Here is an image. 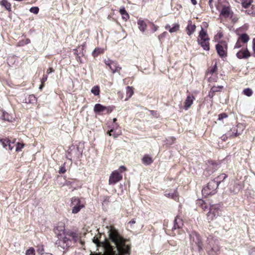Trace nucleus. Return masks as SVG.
Returning <instances> with one entry per match:
<instances>
[{
    "label": "nucleus",
    "instance_id": "46",
    "mask_svg": "<svg viewBox=\"0 0 255 255\" xmlns=\"http://www.w3.org/2000/svg\"><path fill=\"white\" fill-rule=\"evenodd\" d=\"M167 34V32H163L162 34H161L160 35H159L158 36V38L159 40H160L161 38H162L163 37H164V36H165V35Z\"/></svg>",
    "mask_w": 255,
    "mask_h": 255
},
{
    "label": "nucleus",
    "instance_id": "57",
    "mask_svg": "<svg viewBox=\"0 0 255 255\" xmlns=\"http://www.w3.org/2000/svg\"><path fill=\"white\" fill-rule=\"evenodd\" d=\"M213 1V0H209V5L210 6H211V4H212V2Z\"/></svg>",
    "mask_w": 255,
    "mask_h": 255
},
{
    "label": "nucleus",
    "instance_id": "56",
    "mask_svg": "<svg viewBox=\"0 0 255 255\" xmlns=\"http://www.w3.org/2000/svg\"><path fill=\"white\" fill-rule=\"evenodd\" d=\"M113 131V129H111L109 132H108V134L110 136H111L112 135V132Z\"/></svg>",
    "mask_w": 255,
    "mask_h": 255
},
{
    "label": "nucleus",
    "instance_id": "33",
    "mask_svg": "<svg viewBox=\"0 0 255 255\" xmlns=\"http://www.w3.org/2000/svg\"><path fill=\"white\" fill-rule=\"evenodd\" d=\"M91 92L95 95L98 96L100 93V88L98 86L93 87L91 90Z\"/></svg>",
    "mask_w": 255,
    "mask_h": 255
},
{
    "label": "nucleus",
    "instance_id": "54",
    "mask_svg": "<svg viewBox=\"0 0 255 255\" xmlns=\"http://www.w3.org/2000/svg\"><path fill=\"white\" fill-rule=\"evenodd\" d=\"M191 1L193 5H196L197 4L196 0H191Z\"/></svg>",
    "mask_w": 255,
    "mask_h": 255
},
{
    "label": "nucleus",
    "instance_id": "14",
    "mask_svg": "<svg viewBox=\"0 0 255 255\" xmlns=\"http://www.w3.org/2000/svg\"><path fill=\"white\" fill-rule=\"evenodd\" d=\"M0 142L2 144L3 147L6 149H8L9 150L11 151L13 148L14 145H12V144H13L14 142L11 143L10 141L7 138L0 139Z\"/></svg>",
    "mask_w": 255,
    "mask_h": 255
},
{
    "label": "nucleus",
    "instance_id": "43",
    "mask_svg": "<svg viewBox=\"0 0 255 255\" xmlns=\"http://www.w3.org/2000/svg\"><path fill=\"white\" fill-rule=\"evenodd\" d=\"M227 117H228V115L227 114L222 113V114L219 115L218 120L219 121H221L225 118H227Z\"/></svg>",
    "mask_w": 255,
    "mask_h": 255
},
{
    "label": "nucleus",
    "instance_id": "40",
    "mask_svg": "<svg viewBox=\"0 0 255 255\" xmlns=\"http://www.w3.org/2000/svg\"><path fill=\"white\" fill-rule=\"evenodd\" d=\"M25 255H35V251L33 248H30L25 253Z\"/></svg>",
    "mask_w": 255,
    "mask_h": 255
},
{
    "label": "nucleus",
    "instance_id": "26",
    "mask_svg": "<svg viewBox=\"0 0 255 255\" xmlns=\"http://www.w3.org/2000/svg\"><path fill=\"white\" fill-rule=\"evenodd\" d=\"M69 235L72 237L75 242L79 241L82 244H83L82 240L80 239V236L78 234L71 232L70 233Z\"/></svg>",
    "mask_w": 255,
    "mask_h": 255
},
{
    "label": "nucleus",
    "instance_id": "51",
    "mask_svg": "<svg viewBox=\"0 0 255 255\" xmlns=\"http://www.w3.org/2000/svg\"><path fill=\"white\" fill-rule=\"evenodd\" d=\"M54 71L52 68H49L47 70V74H50Z\"/></svg>",
    "mask_w": 255,
    "mask_h": 255
},
{
    "label": "nucleus",
    "instance_id": "20",
    "mask_svg": "<svg viewBox=\"0 0 255 255\" xmlns=\"http://www.w3.org/2000/svg\"><path fill=\"white\" fill-rule=\"evenodd\" d=\"M183 226V222L180 218L176 217L174 221L173 229H176L177 228H181Z\"/></svg>",
    "mask_w": 255,
    "mask_h": 255
},
{
    "label": "nucleus",
    "instance_id": "55",
    "mask_svg": "<svg viewBox=\"0 0 255 255\" xmlns=\"http://www.w3.org/2000/svg\"><path fill=\"white\" fill-rule=\"evenodd\" d=\"M153 27L154 31H156L158 28V26H156L155 25H153Z\"/></svg>",
    "mask_w": 255,
    "mask_h": 255
},
{
    "label": "nucleus",
    "instance_id": "36",
    "mask_svg": "<svg viewBox=\"0 0 255 255\" xmlns=\"http://www.w3.org/2000/svg\"><path fill=\"white\" fill-rule=\"evenodd\" d=\"M243 93L244 95L250 97L253 94V91L252 89L250 88H246L243 90Z\"/></svg>",
    "mask_w": 255,
    "mask_h": 255
},
{
    "label": "nucleus",
    "instance_id": "9",
    "mask_svg": "<svg viewBox=\"0 0 255 255\" xmlns=\"http://www.w3.org/2000/svg\"><path fill=\"white\" fill-rule=\"evenodd\" d=\"M243 130V126L242 124H238L237 127H233L227 133L229 136H237L241 134Z\"/></svg>",
    "mask_w": 255,
    "mask_h": 255
},
{
    "label": "nucleus",
    "instance_id": "12",
    "mask_svg": "<svg viewBox=\"0 0 255 255\" xmlns=\"http://www.w3.org/2000/svg\"><path fill=\"white\" fill-rule=\"evenodd\" d=\"M233 12L229 6H223L220 12V16L225 18L232 17L233 16Z\"/></svg>",
    "mask_w": 255,
    "mask_h": 255
},
{
    "label": "nucleus",
    "instance_id": "45",
    "mask_svg": "<svg viewBox=\"0 0 255 255\" xmlns=\"http://www.w3.org/2000/svg\"><path fill=\"white\" fill-rule=\"evenodd\" d=\"M66 171V170L64 165L61 166L59 170V173L61 174L64 173Z\"/></svg>",
    "mask_w": 255,
    "mask_h": 255
},
{
    "label": "nucleus",
    "instance_id": "27",
    "mask_svg": "<svg viewBox=\"0 0 255 255\" xmlns=\"http://www.w3.org/2000/svg\"><path fill=\"white\" fill-rule=\"evenodd\" d=\"M217 69V66L216 64H215L213 67H210L208 69L207 75L208 76L209 75H211V76H213L214 74L216 73Z\"/></svg>",
    "mask_w": 255,
    "mask_h": 255
},
{
    "label": "nucleus",
    "instance_id": "58",
    "mask_svg": "<svg viewBox=\"0 0 255 255\" xmlns=\"http://www.w3.org/2000/svg\"><path fill=\"white\" fill-rule=\"evenodd\" d=\"M30 40L29 39H27L26 40V43H27H27H30Z\"/></svg>",
    "mask_w": 255,
    "mask_h": 255
},
{
    "label": "nucleus",
    "instance_id": "4",
    "mask_svg": "<svg viewBox=\"0 0 255 255\" xmlns=\"http://www.w3.org/2000/svg\"><path fill=\"white\" fill-rule=\"evenodd\" d=\"M62 233L58 234V239L56 242V244L63 249H67L70 245L71 241L66 237H62Z\"/></svg>",
    "mask_w": 255,
    "mask_h": 255
},
{
    "label": "nucleus",
    "instance_id": "5",
    "mask_svg": "<svg viewBox=\"0 0 255 255\" xmlns=\"http://www.w3.org/2000/svg\"><path fill=\"white\" fill-rule=\"evenodd\" d=\"M218 55L222 58L227 56V44L225 41H221L216 45Z\"/></svg>",
    "mask_w": 255,
    "mask_h": 255
},
{
    "label": "nucleus",
    "instance_id": "16",
    "mask_svg": "<svg viewBox=\"0 0 255 255\" xmlns=\"http://www.w3.org/2000/svg\"><path fill=\"white\" fill-rule=\"evenodd\" d=\"M194 100L195 97L193 95H189L187 96L184 103V108L185 110L188 109L191 106Z\"/></svg>",
    "mask_w": 255,
    "mask_h": 255
},
{
    "label": "nucleus",
    "instance_id": "32",
    "mask_svg": "<svg viewBox=\"0 0 255 255\" xmlns=\"http://www.w3.org/2000/svg\"><path fill=\"white\" fill-rule=\"evenodd\" d=\"M0 4L3 6L7 10H11V4L7 0H2L0 2Z\"/></svg>",
    "mask_w": 255,
    "mask_h": 255
},
{
    "label": "nucleus",
    "instance_id": "50",
    "mask_svg": "<svg viewBox=\"0 0 255 255\" xmlns=\"http://www.w3.org/2000/svg\"><path fill=\"white\" fill-rule=\"evenodd\" d=\"M253 49L254 53H255V38L253 40Z\"/></svg>",
    "mask_w": 255,
    "mask_h": 255
},
{
    "label": "nucleus",
    "instance_id": "11",
    "mask_svg": "<svg viewBox=\"0 0 255 255\" xmlns=\"http://www.w3.org/2000/svg\"><path fill=\"white\" fill-rule=\"evenodd\" d=\"M0 119L8 122H12L15 120V115L9 114L5 111L0 110Z\"/></svg>",
    "mask_w": 255,
    "mask_h": 255
},
{
    "label": "nucleus",
    "instance_id": "47",
    "mask_svg": "<svg viewBox=\"0 0 255 255\" xmlns=\"http://www.w3.org/2000/svg\"><path fill=\"white\" fill-rule=\"evenodd\" d=\"M47 78H48V77L47 75H43V76L41 79V83H44V82H45L47 80Z\"/></svg>",
    "mask_w": 255,
    "mask_h": 255
},
{
    "label": "nucleus",
    "instance_id": "38",
    "mask_svg": "<svg viewBox=\"0 0 255 255\" xmlns=\"http://www.w3.org/2000/svg\"><path fill=\"white\" fill-rule=\"evenodd\" d=\"M103 52V50L100 49V48H95V50L93 51L92 54L94 57L97 56L100 53H101Z\"/></svg>",
    "mask_w": 255,
    "mask_h": 255
},
{
    "label": "nucleus",
    "instance_id": "2",
    "mask_svg": "<svg viewBox=\"0 0 255 255\" xmlns=\"http://www.w3.org/2000/svg\"><path fill=\"white\" fill-rule=\"evenodd\" d=\"M220 183L221 181L218 180H213L210 181L207 186L202 189L203 194L209 195L215 194Z\"/></svg>",
    "mask_w": 255,
    "mask_h": 255
},
{
    "label": "nucleus",
    "instance_id": "62",
    "mask_svg": "<svg viewBox=\"0 0 255 255\" xmlns=\"http://www.w3.org/2000/svg\"><path fill=\"white\" fill-rule=\"evenodd\" d=\"M169 27H170L169 25H166V26H165V28H166V29H168V28H169Z\"/></svg>",
    "mask_w": 255,
    "mask_h": 255
},
{
    "label": "nucleus",
    "instance_id": "18",
    "mask_svg": "<svg viewBox=\"0 0 255 255\" xmlns=\"http://www.w3.org/2000/svg\"><path fill=\"white\" fill-rule=\"evenodd\" d=\"M165 196L173 199L175 201L178 200V194L176 191L174 190L173 192L166 191L164 194Z\"/></svg>",
    "mask_w": 255,
    "mask_h": 255
},
{
    "label": "nucleus",
    "instance_id": "52",
    "mask_svg": "<svg viewBox=\"0 0 255 255\" xmlns=\"http://www.w3.org/2000/svg\"><path fill=\"white\" fill-rule=\"evenodd\" d=\"M135 220L134 219H133L130 221L129 222L128 224L132 225L135 224Z\"/></svg>",
    "mask_w": 255,
    "mask_h": 255
},
{
    "label": "nucleus",
    "instance_id": "23",
    "mask_svg": "<svg viewBox=\"0 0 255 255\" xmlns=\"http://www.w3.org/2000/svg\"><path fill=\"white\" fill-rule=\"evenodd\" d=\"M119 12L120 14L122 15V18L125 20V21H127L128 19H129V14L128 13L127 11L126 10L125 7H123L122 8L120 9Z\"/></svg>",
    "mask_w": 255,
    "mask_h": 255
},
{
    "label": "nucleus",
    "instance_id": "35",
    "mask_svg": "<svg viewBox=\"0 0 255 255\" xmlns=\"http://www.w3.org/2000/svg\"><path fill=\"white\" fill-rule=\"evenodd\" d=\"M24 143H20V142H17L16 143L15 150L17 152L20 151L21 150V149L24 147Z\"/></svg>",
    "mask_w": 255,
    "mask_h": 255
},
{
    "label": "nucleus",
    "instance_id": "3",
    "mask_svg": "<svg viewBox=\"0 0 255 255\" xmlns=\"http://www.w3.org/2000/svg\"><path fill=\"white\" fill-rule=\"evenodd\" d=\"M70 206L72 207V213L73 214L78 213L85 206L80 198L77 197L71 198Z\"/></svg>",
    "mask_w": 255,
    "mask_h": 255
},
{
    "label": "nucleus",
    "instance_id": "61",
    "mask_svg": "<svg viewBox=\"0 0 255 255\" xmlns=\"http://www.w3.org/2000/svg\"><path fill=\"white\" fill-rule=\"evenodd\" d=\"M222 35H222V34L221 33H219V38L222 37Z\"/></svg>",
    "mask_w": 255,
    "mask_h": 255
},
{
    "label": "nucleus",
    "instance_id": "60",
    "mask_svg": "<svg viewBox=\"0 0 255 255\" xmlns=\"http://www.w3.org/2000/svg\"><path fill=\"white\" fill-rule=\"evenodd\" d=\"M209 80H210V81H214V78H212V77H210L209 78ZM215 81H216V80H215Z\"/></svg>",
    "mask_w": 255,
    "mask_h": 255
},
{
    "label": "nucleus",
    "instance_id": "49",
    "mask_svg": "<svg viewBox=\"0 0 255 255\" xmlns=\"http://www.w3.org/2000/svg\"><path fill=\"white\" fill-rule=\"evenodd\" d=\"M126 169V168L124 166H120V167L119 168V170L121 172H122L123 171H125Z\"/></svg>",
    "mask_w": 255,
    "mask_h": 255
},
{
    "label": "nucleus",
    "instance_id": "34",
    "mask_svg": "<svg viewBox=\"0 0 255 255\" xmlns=\"http://www.w3.org/2000/svg\"><path fill=\"white\" fill-rule=\"evenodd\" d=\"M179 29V25L177 23L174 24L172 28L169 29V31L170 33H173L177 31Z\"/></svg>",
    "mask_w": 255,
    "mask_h": 255
},
{
    "label": "nucleus",
    "instance_id": "29",
    "mask_svg": "<svg viewBox=\"0 0 255 255\" xmlns=\"http://www.w3.org/2000/svg\"><path fill=\"white\" fill-rule=\"evenodd\" d=\"M36 98L34 95H29L25 98V103L28 104H33L36 102Z\"/></svg>",
    "mask_w": 255,
    "mask_h": 255
},
{
    "label": "nucleus",
    "instance_id": "53",
    "mask_svg": "<svg viewBox=\"0 0 255 255\" xmlns=\"http://www.w3.org/2000/svg\"><path fill=\"white\" fill-rule=\"evenodd\" d=\"M250 255H255V248H254L252 250Z\"/></svg>",
    "mask_w": 255,
    "mask_h": 255
},
{
    "label": "nucleus",
    "instance_id": "6",
    "mask_svg": "<svg viewBox=\"0 0 255 255\" xmlns=\"http://www.w3.org/2000/svg\"><path fill=\"white\" fill-rule=\"evenodd\" d=\"M94 111L96 114L103 115L111 113L112 109L110 107H106L101 104H97L94 106Z\"/></svg>",
    "mask_w": 255,
    "mask_h": 255
},
{
    "label": "nucleus",
    "instance_id": "30",
    "mask_svg": "<svg viewBox=\"0 0 255 255\" xmlns=\"http://www.w3.org/2000/svg\"><path fill=\"white\" fill-rule=\"evenodd\" d=\"M133 94V90L132 87L128 86L126 89V95L127 98L125 100H128V99L131 97Z\"/></svg>",
    "mask_w": 255,
    "mask_h": 255
},
{
    "label": "nucleus",
    "instance_id": "28",
    "mask_svg": "<svg viewBox=\"0 0 255 255\" xmlns=\"http://www.w3.org/2000/svg\"><path fill=\"white\" fill-rule=\"evenodd\" d=\"M137 24L138 25V28L140 29V30H141L142 32L145 31L146 27V24L143 20L139 19L137 21Z\"/></svg>",
    "mask_w": 255,
    "mask_h": 255
},
{
    "label": "nucleus",
    "instance_id": "44",
    "mask_svg": "<svg viewBox=\"0 0 255 255\" xmlns=\"http://www.w3.org/2000/svg\"><path fill=\"white\" fill-rule=\"evenodd\" d=\"M243 46V45L242 44V42L241 41H239V40L238 39L235 45L234 46V48H240Z\"/></svg>",
    "mask_w": 255,
    "mask_h": 255
},
{
    "label": "nucleus",
    "instance_id": "63",
    "mask_svg": "<svg viewBox=\"0 0 255 255\" xmlns=\"http://www.w3.org/2000/svg\"><path fill=\"white\" fill-rule=\"evenodd\" d=\"M116 121H117V119L116 118L113 119V122H115Z\"/></svg>",
    "mask_w": 255,
    "mask_h": 255
},
{
    "label": "nucleus",
    "instance_id": "42",
    "mask_svg": "<svg viewBox=\"0 0 255 255\" xmlns=\"http://www.w3.org/2000/svg\"><path fill=\"white\" fill-rule=\"evenodd\" d=\"M29 10L34 14H37L39 12V8L37 6L32 7L30 8Z\"/></svg>",
    "mask_w": 255,
    "mask_h": 255
},
{
    "label": "nucleus",
    "instance_id": "21",
    "mask_svg": "<svg viewBox=\"0 0 255 255\" xmlns=\"http://www.w3.org/2000/svg\"><path fill=\"white\" fill-rule=\"evenodd\" d=\"M238 3L241 2L243 7L248 8L253 2V0H235Z\"/></svg>",
    "mask_w": 255,
    "mask_h": 255
},
{
    "label": "nucleus",
    "instance_id": "19",
    "mask_svg": "<svg viewBox=\"0 0 255 255\" xmlns=\"http://www.w3.org/2000/svg\"><path fill=\"white\" fill-rule=\"evenodd\" d=\"M196 25L195 24H192L191 22L188 23L187 27V33L189 36H190L192 34H193L195 31Z\"/></svg>",
    "mask_w": 255,
    "mask_h": 255
},
{
    "label": "nucleus",
    "instance_id": "13",
    "mask_svg": "<svg viewBox=\"0 0 255 255\" xmlns=\"http://www.w3.org/2000/svg\"><path fill=\"white\" fill-rule=\"evenodd\" d=\"M105 63L109 67L113 73L121 69V68L118 66L117 63L114 61L108 60L105 62Z\"/></svg>",
    "mask_w": 255,
    "mask_h": 255
},
{
    "label": "nucleus",
    "instance_id": "41",
    "mask_svg": "<svg viewBox=\"0 0 255 255\" xmlns=\"http://www.w3.org/2000/svg\"><path fill=\"white\" fill-rule=\"evenodd\" d=\"M199 204H201L202 208L205 211L206 209H208V206L206 203L203 200H200L199 201Z\"/></svg>",
    "mask_w": 255,
    "mask_h": 255
},
{
    "label": "nucleus",
    "instance_id": "7",
    "mask_svg": "<svg viewBox=\"0 0 255 255\" xmlns=\"http://www.w3.org/2000/svg\"><path fill=\"white\" fill-rule=\"evenodd\" d=\"M220 209L217 205H212L210 207L207 218L209 220H212L219 215Z\"/></svg>",
    "mask_w": 255,
    "mask_h": 255
},
{
    "label": "nucleus",
    "instance_id": "37",
    "mask_svg": "<svg viewBox=\"0 0 255 255\" xmlns=\"http://www.w3.org/2000/svg\"><path fill=\"white\" fill-rule=\"evenodd\" d=\"M248 14L253 16H255V5H253L251 9L247 11Z\"/></svg>",
    "mask_w": 255,
    "mask_h": 255
},
{
    "label": "nucleus",
    "instance_id": "48",
    "mask_svg": "<svg viewBox=\"0 0 255 255\" xmlns=\"http://www.w3.org/2000/svg\"><path fill=\"white\" fill-rule=\"evenodd\" d=\"M236 188H237L238 191H239L242 190L243 188L242 185H239V184L236 185Z\"/></svg>",
    "mask_w": 255,
    "mask_h": 255
},
{
    "label": "nucleus",
    "instance_id": "25",
    "mask_svg": "<svg viewBox=\"0 0 255 255\" xmlns=\"http://www.w3.org/2000/svg\"><path fill=\"white\" fill-rule=\"evenodd\" d=\"M209 41V40H207L205 41H198V42L200 45H201V46L205 50L208 51L210 49Z\"/></svg>",
    "mask_w": 255,
    "mask_h": 255
},
{
    "label": "nucleus",
    "instance_id": "8",
    "mask_svg": "<svg viewBox=\"0 0 255 255\" xmlns=\"http://www.w3.org/2000/svg\"><path fill=\"white\" fill-rule=\"evenodd\" d=\"M123 175L117 170L113 171L109 177V183L114 185L122 180Z\"/></svg>",
    "mask_w": 255,
    "mask_h": 255
},
{
    "label": "nucleus",
    "instance_id": "22",
    "mask_svg": "<svg viewBox=\"0 0 255 255\" xmlns=\"http://www.w3.org/2000/svg\"><path fill=\"white\" fill-rule=\"evenodd\" d=\"M142 161L144 164L148 165L153 162V160L148 155H145L142 159Z\"/></svg>",
    "mask_w": 255,
    "mask_h": 255
},
{
    "label": "nucleus",
    "instance_id": "31",
    "mask_svg": "<svg viewBox=\"0 0 255 255\" xmlns=\"http://www.w3.org/2000/svg\"><path fill=\"white\" fill-rule=\"evenodd\" d=\"M223 88V86H213L211 89L210 92L209 93V95H210L211 93H212V96H213V94L215 92H219L221 91V90Z\"/></svg>",
    "mask_w": 255,
    "mask_h": 255
},
{
    "label": "nucleus",
    "instance_id": "24",
    "mask_svg": "<svg viewBox=\"0 0 255 255\" xmlns=\"http://www.w3.org/2000/svg\"><path fill=\"white\" fill-rule=\"evenodd\" d=\"M238 39L242 43H246L250 40V37L247 33H243L239 36Z\"/></svg>",
    "mask_w": 255,
    "mask_h": 255
},
{
    "label": "nucleus",
    "instance_id": "59",
    "mask_svg": "<svg viewBox=\"0 0 255 255\" xmlns=\"http://www.w3.org/2000/svg\"><path fill=\"white\" fill-rule=\"evenodd\" d=\"M43 87V83H41V84L40 85V86H39V89H41Z\"/></svg>",
    "mask_w": 255,
    "mask_h": 255
},
{
    "label": "nucleus",
    "instance_id": "1",
    "mask_svg": "<svg viewBox=\"0 0 255 255\" xmlns=\"http://www.w3.org/2000/svg\"><path fill=\"white\" fill-rule=\"evenodd\" d=\"M108 238L101 241L99 237L95 236L92 240L97 247H103L110 255H125L129 254L130 247L126 245L124 239L113 227H106Z\"/></svg>",
    "mask_w": 255,
    "mask_h": 255
},
{
    "label": "nucleus",
    "instance_id": "17",
    "mask_svg": "<svg viewBox=\"0 0 255 255\" xmlns=\"http://www.w3.org/2000/svg\"><path fill=\"white\" fill-rule=\"evenodd\" d=\"M207 40H209V38L208 37V34L207 32L203 30V28H202L201 31L199 32L197 41L198 42Z\"/></svg>",
    "mask_w": 255,
    "mask_h": 255
},
{
    "label": "nucleus",
    "instance_id": "39",
    "mask_svg": "<svg viewBox=\"0 0 255 255\" xmlns=\"http://www.w3.org/2000/svg\"><path fill=\"white\" fill-rule=\"evenodd\" d=\"M227 177V175L224 173H223V174H220L219 176H218L214 180H220L221 182H222V181H223Z\"/></svg>",
    "mask_w": 255,
    "mask_h": 255
},
{
    "label": "nucleus",
    "instance_id": "10",
    "mask_svg": "<svg viewBox=\"0 0 255 255\" xmlns=\"http://www.w3.org/2000/svg\"><path fill=\"white\" fill-rule=\"evenodd\" d=\"M191 241H193L198 246L199 250L202 248V244L199 235L195 232H192L190 235Z\"/></svg>",
    "mask_w": 255,
    "mask_h": 255
},
{
    "label": "nucleus",
    "instance_id": "64",
    "mask_svg": "<svg viewBox=\"0 0 255 255\" xmlns=\"http://www.w3.org/2000/svg\"><path fill=\"white\" fill-rule=\"evenodd\" d=\"M61 232L62 233V234L64 233V231L63 230L61 231Z\"/></svg>",
    "mask_w": 255,
    "mask_h": 255
},
{
    "label": "nucleus",
    "instance_id": "15",
    "mask_svg": "<svg viewBox=\"0 0 255 255\" xmlns=\"http://www.w3.org/2000/svg\"><path fill=\"white\" fill-rule=\"evenodd\" d=\"M237 57L239 59H246L251 56V54L248 49L246 48L244 50H240L236 54Z\"/></svg>",
    "mask_w": 255,
    "mask_h": 255
}]
</instances>
